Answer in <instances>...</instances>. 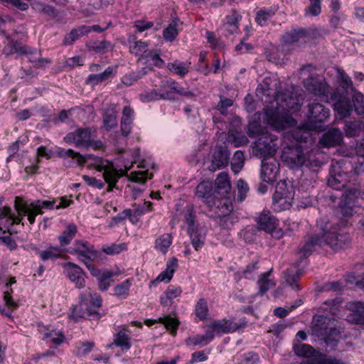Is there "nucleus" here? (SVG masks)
I'll return each mask as SVG.
<instances>
[{
  "mask_svg": "<svg viewBox=\"0 0 364 364\" xmlns=\"http://www.w3.org/2000/svg\"><path fill=\"white\" fill-rule=\"evenodd\" d=\"M274 11L269 10H259L256 15L255 21L261 26L267 25V21L274 15Z\"/></svg>",
  "mask_w": 364,
  "mask_h": 364,
  "instance_id": "63",
  "label": "nucleus"
},
{
  "mask_svg": "<svg viewBox=\"0 0 364 364\" xmlns=\"http://www.w3.org/2000/svg\"><path fill=\"white\" fill-rule=\"evenodd\" d=\"M325 342L327 345L334 347L337 345V343L341 336V332L339 330L336 328L335 326L331 327V329L328 331V334L325 335Z\"/></svg>",
  "mask_w": 364,
  "mask_h": 364,
  "instance_id": "61",
  "label": "nucleus"
},
{
  "mask_svg": "<svg viewBox=\"0 0 364 364\" xmlns=\"http://www.w3.org/2000/svg\"><path fill=\"white\" fill-rule=\"evenodd\" d=\"M348 306L352 311L348 316V321L356 324H363L364 323V302H351L348 304Z\"/></svg>",
  "mask_w": 364,
  "mask_h": 364,
  "instance_id": "26",
  "label": "nucleus"
},
{
  "mask_svg": "<svg viewBox=\"0 0 364 364\" xmlns=\"http://www.w3.org/2000/svg\"><path fill=\"white\" fill-rule=\"evenodd\" d=\"M159 322L164 324L166 330L169 331L173 336H176L179 326L178 319L170 316L159 318Z\"/></svg>",
  "mask_w": 364,
  "mask_h": 364,
  "instance_id": "51",
  "label": "nucleus"
},
{
  "mask_svg": "<svg viewBox=\"0 0 364 364\" xmlns=\"http://www.w3.org/2000/svg\"><path fill=\"white\" fill-rule=\"evenodd\" d=\"M279 172V164L275 159H264L262 161L261 179L266 183L274 182Z\"/></svg>",
  "mask_w": 364,
  "mask_h": 364,
  "instance_id": "17",
  "label": "nucleus"
},
{
  "mask_svg": "<svg viewBox=\"0 0 364 364\" xmlns=\"http://www.w3.org/2000/svg\"><path fill=\"white\" fill-rule=\"evenodd\" d=\"M178 34L176 23L173 21L164 31L163 37L165 41L172 42Z\"/></svg>",
  "mask_w": 364,
  "mask_h": 364,
  "instance_id": "59",
  "label": "nucleus"
},
{
  "mask_svg": "<svg viewBox=\"0 0 364 364\" xmlns=\"http://www.w3.org/2000/svg\"><path fill=\"white\" fill-rule=\"evenodd\" d=\"M95 131L90 128H80L74 132L68 133L64 138L65 142L73 144L77 147L90 146L94 138H95Z\"/></svg>",
  "mask_w": 364,
  "mask_h": 364,
  "instance_id": "13",
  "label": "nucleus"
},
{
  "mask_svg": "<svg viewBox=\"0 0 364 364\" xmlns=\"http://www.w3.org/2000/svg\"><path fill=\"white\" fill-rule=\"evenodd\" d=\"M16 33L10 35L5 33V39L3 41L2 53L6 56L17 54L19 56L28 55L29 48L18 41Z\"/></svg>",
  "mask_w": 364,
  "mask_h": 364,
  "instance_id": "14",
  "label": "nucleus"
},
{
  "mask_svg": "<svg viewBox=\"0 0 364 364\" xmlns=\"http://www.w3.org/2000/svg\"><path fill=\"white\" fill-rule=\"evenodd\" d=\"M86 47L96 54H105L112 50V45L107 41H91L86 43Z\"/></svg>",
  "mask_w": 364,
  "mask_h": 364,
  "instance_id": "39",
  "label": "nucleus"
},
{
  "mask_svg": "<svg viewBox=\"0 0 364 364\" xmlns=\"http://www.w3.org/2000/svg\"><path fill=\"white\" fill-rule=\"evenodd\" d=\"M278 137L268 132L262 133L255 142L253 154L259 158L272 156L278 149Z\"/></svg>",
  "mask_w": 364,
  "mask_h": 364,
  "instance_id": "8",
  "label": "nucleus"
},
{
  "mask_svg": "<svg viewBox=\"0 0 364 364\" xmlns=\"http://www.w3.org/2000/svg\"><path fill=\"white\" fill-rule=\"evenodd\" d=\"M257 229L267 233L277 235L279 237L280 231L277 230L278 220L269 212L263 211L257 218Z\"/></svg>",
  "mask_w": 364,
  "mask_h": 364,
  "instance_id": "16",
  "label": "nucleus"
},
{
  "mask_svg": "<svg viewBox=\"0 0 364 364\" xmlns=\"http://www.w3.org/2000/svg\"><path fill=\"white\" fill-rule=\"evenodd\" d=\"M307 91L316 96H324L328 92V86L321 77H310L304 81Z\"/></svg>",
  "mask_w": 364,
  "mask_h": 364,
  "instance_id": "22",
  "label": "nucleus"
},
{
  "mask_svg": "<svg viewBox=\"0 0 364 364\" xmlns=\"http://www.w3.org/2000/svg\"><path fill=\"white\" fill-rule=\"evenodd\" d=\"M215 185L214 190L215 193L219 196L230 195L231 185L227 173H220L215 180Z\"/></svg>",
  "mask_w": 364,
  "mask_h": 364,
  "instance_id": "30",
  "label": "nucleus"
},
{
  "mask_svg": "<svg viewBox=\"0 0 364 364\" xmlns=\"http://www.w3.org/2000/svg\"><path fill=\"white\" fill-rule=\"evenodd\" d=\"M214 336L213 331L207 330L204 335H196L187 338L185 340V343L188 346H205L213 339Z\"/></svg>",
  "mask_w": 364,
  "mask_h": 364,
  "instance_id": "35",
  "label": "nucleus"
},
{
  "mask_svg": "<svg viewBox=\"0 0 364 364\" xmlns=\"http://www.w3.org/2000/svg\"><path fill=\"white\" fill-rule=\"evenodd\" d=\"M57 200H34L32 202L25 201L22 198L16 196L14 200V208L18 215L11 213V208L4 206L0 209V220L6 218V221L10 225L14 224H20L23 225L22 222L24 216H27L28 220L31 225L36 222V218L38 215L44 213L43 209L52 210L55 208Z\"/></svg>",
  "mask_w": 364,
  "mask_h": 364,
  "instance_id": "4",
  "label": "nucleus"
},
{
  "mask_svg": "<svg viewBox=\"0 0 364 364\" xmlns=\"http://www.w3.org/2000/svg\"><path fill=\"white\" fill-rule=\"evenodd\" d=\"M167 68L170 71L180 77H184L189 71L188 65L179 60H175L173 63H168Z\"/></svg>",
  "mask_w": 364,
  "mask_h": 364,
  "instance_id": "50",
  "label": "nucleus"
},
{
  "mask_svg": "<svg viewBox=\"0 0 364 364\" xmlns=\"http://www.w3.org/2000/svg\"><path fill=\"white\" fill-rule=\"evenodd\" d=\"M343 134L338 129H332L325 133L320 140V144L326 147L335 146L341 144Z\"/></svg>",
  "mask_w": 364,
  "mask_h": 364,
  "instance_id": "31",
  "label": "nucleus"
},
{
  "mask_svg": "<svg viewBox=\"0 0 364 364\" xmlns=\"http://www.w3.org/2000/svg\"><path fill=\"white\" fill-rule=\"evenodd\" d=\"M228 141L235 147H239L247 144L248 139L242 133L230 132Z\"/></svg>",
  "mask_w": 364,
  "mask_h": 364,
  "instance_id": "54",
  "label": "nucleus"
},
{
  "mask_svg": "<svg viewBox=\"0 0 364 364\" xmlns=\"http://www.w3.org/2000/svg\"><path fill=\"white\" fill-rule=\"evenodd\" d=\"M132 285V280L128 279L117 284L114 288V295L119 298H126L129 295V288Z\"/></svg>",
  "mask_w": 364,
  "mask_h": 364,
  "instance_id": "57",
  "label": "nucleus"
},
{
  "mask_svg": "<svg viewBox=\"0 0 364 364\" xmlns=\"http://www.w3.org/2000/svg\"><path fill=\"white\" fill-rule=\"evenodd\" d=\"M226 21L224 24L225 28L230 34H235L239 31V22L242 18L241 15L235 10H232L226 16Z\"/></svg>",
  "mask_w": 364,
  "mask_h": 364,
  "instance_id": "37",
  "label": "nucleus"
},
{
  "mask_svg": "<svg viewBox=\"0 0 364 364\" xmlns=\"http://www.w3.org/2000/svg\"><path fill=\"white\" fill-rule=\"evenodd\" d=\"M352 100L355 112L358 114H364V96L360 92H356L353 95Z\"/></svg>",
  "mask_w": 364,
  "mask_h": 364,
  "instance_id": "64",
  "label": "nucleus"
},
{
  "mask_svg": "<svg viewBox=\"0 0 364 364\" xmlns=\"http://www.w3.org/2000/svg\"><path fill=\"white\" fill-rule=\"evenodd\" d=\"M294 188L290 181H281L276 186L274 196L281 198L291 196V199L294 200Z\"/></svg>",
  "mask_w": 364,
  "mask_h": 364,
  "instance_id": "40",
  "label": "nucleus"
},
{
  "mask_svg": "<svg viewBox=\"0 0 364 364\" xmlns=\"http://www.w3.org/2000/svg\"><path fill=\"white\" fill-rule=\"evenodd\" d=\"M208 307L207 301L201 298L200 299L195 306V313L196 316L200 320L203 321L206 319L208 315Z\"/></svg>",
  "mask_w": 364,
  "mask_h": 364,
  "instance_id": "53",
  "label": "nucleus"
},
{
  "mask_svg": "<svg viewBox=\"0 0 364 364\" xmlns=\"http://www.w3.org/2000/svg\"><path fill=\"white\" fill-rule=\"evenodd\" d=\"M95 346V343L92 341H79L76 343V354L78 356H85L87 355Z\"/></svg>",
  "mask_w": 364,
  "mask_h": 364,
  "instance_id": "60",
  "label": "nucleus"
},
{
  "mask_svg": "<svg viewBox=\"0 0 364 364\" xmlns=\"http://www.w3.org/2000/svg\"><path fill=\"white\" fill-rule=\"evenodd\" d=\"M331 99L334 102L335 110L341 118L346 117L350 114L353 106L348 95L338 93V91H336L331 94Z\"/></svg>",
  "mask_w": 364,
  "mask_h": 364,
  "instance_id": "21",
  "label": "nucleus"
},
{
  "mask_svg": "<svg viewBox=\"0 0 364 364\" xmlns=\"http://www.w3.org/2000/svg\"><path fill=\"white\" fill-rule=\"evenodd\" d=\"M102 299L100 294L90 290L80 296L79 306L73 308L70 318L78 322L81 319H98L100 313L96 311L102 306Z\"/></svg>",
  "mask_w": 364,
  "mask_h": 364,
  "instance_id": "5",
  "label": "nucleus"
},
{
  "mask_svg": "<svg viewBox=\"0 0 364 364\" xmlns=\"http://www.w3.org/2000/svg\"><path fill=\"white\" fill-rule=\"evenodd\" d=\"M344 130L348 137L364 136V117L359 121L347 122Z\"/></svg>",
  "mask_w": 364,
  "mask_h": 364,
  "instance_id": "34",
  "label": "nucleus"
},
{
  "mask_svg": "<svg viewBox=\"0 0 364 364\" xmlns=\"http://www.w3.org/2000/svg\"><path fill=\"white\" fill-rule=\"evenodd\" d=\"M77 232V228L75 224L70 223L67 225L66 228L58 235V239L59 241V247L66 252L65 247L70 244L71 241L75 237Z\"/></svg>",
  "mask_w": 364,
  "mask_h": 364,
  "instance_id": "28",
  "label": "nucleus"
},
{
  "mask_svg": "<svg viewBox=\"0 0 364 364\" xmlns=\"http://www.w3.org/2000/svg\"><path fill=\"white\" fill-rule=\"evenodd\" d=\"M338 83L343 90L344 95H348L349 90H353V82L351 78L343 71L338 70Z\"/></svg>",
  "mask_w": 364,
  "mask_h": 364,
  "instance_id": "52",
  "label": "nucleus"
},
{
  "mask_svg": "<svg viewBox=\"0 0 364 364\" xmlns=\"http://www.w3.org/2000/svg\"><path fill=\"white\" fill-rule=\"evenodd\" d=\"M360 190L357 187H350L342 196L341 210L344 216H352L358 213L360 208L359 197Z\"/></svg>",
  "mask_w": 364,
  "mask_h": 364,
  "instance_id": "11",
  "label": "nucleus"
},
{
  "mask_svg": "<svg viewBox=\"0 0 364 364\" xmlns=\"http://www.w3.org/2000/svg\"><path fill=\"white\" fill-rule=\"evenodd\" d=\"M16 282L15 277H11L5 284L6 290L4 292V300L6 306L12 311L16 310L18 305L16 302H15L11 296L13 293V290L11 289V286Z\"/></svg>",
  "mask_w": 364,
  "mask_h": 364,
  "instance_id": "43",
  "label": "nucleus"
},
{
  "mask_svg": "<svg viewBox=\"0 0 364 364\" xmlns=\"http://www.w3.org/2000/svg\"><path fill=\"white\" fill-rule=\"evenodd\" d=\"M131 209V223L136 224L140 218L144 214L154 210L153 203L150 201H144L142 204H133Z\"/></svg>",
  "mask_w": 364,
  "mask_h": 364,
  "instance_id": "29",
  "label": "nucleus"
},
{
  "mask_svg": "<svg viewBox=\"0 0 364 364\" xmlns=\"http://www.w3.org/2000/svg\"><path fill=\"white\" fill-rule=\"evenodd\" d=\"M63 267L66 277L75 284V287L82 289L85 287V272L81 267L73 262L65 263Z\"/></svg>",
  "mask_w": 364,
  "mask_h": 364,
  "instance_id": "18",
  "label": "nucleus"
},
{
  "mask_svg": "<svg viewBox=\"0 0 364 364\" xmlns=\"http://www.w3.org/2000/svg\"><path fill=\"white\" fill-rule=\"evenodd\" d=\"M66 252L77 255V258L82 262L86 267L87 264H92L98 255V252L95 250L94 246L87 241L77 240H75L73 246L66 250Z\"/></svg>",
  "mask_w": 364,
  "mask_h": 364,
  "instance_id": "10",
  "label": "nucleus"
},
{
  "mask_svg": "<svg viewBox=\"0 0 364 364\" xmlns=\"http://www.w3.org/2000/svg\"><path fill=\"white\" fill-rule=\"evenodd\" d=\"M317 232L304 240L302 247L298 252V260L295 266L287 269L284 272L286 283L294 291L301 289L299 281L304 274V267L307 266L308 257L312 253L315 246H328L332 250L344 248L350 242L349 234L339 224H333L326 218L317 220Z\"/></svg>",
  "mask_w": 364,
  "mask_h": 364,
  "instance_id": "1",
  "label": "nucleus"
},
{
  "mask_svg": "<svg viewBox=\"0 0 364 364\" xmlns=\"http://www.w3.org/2000/svg\"><path fill=\"white\" fill-rule=\"evenodd\" d=\"M115 74V69L113 67L109 66L101 73L89 75L85 80V83L88 85L94 87L102 83V82L106 81L109 78L114 77Z\"/></svg>",
  "mask_w": 364,
  "mask_h": 364,
  "instance_id": "27",
  "label": "nucleus"
},
{
  "mask_svg": "<svg viewBox=\"0 0 364 364\" xmlns=\"http://www.w3.org/2000/svg\"><path fill=\"white\" fill-rule=\"evenodd\" d=\"M333 326H335V319L327 314H316L313 318L312 331L318 336L327 335Z\"/></svg>",
  "mask_w": 364,
  "mask_h": 364,
  "instance_id": "20",
  "label": "nucleus"
},
{
  "mask_svg": "<svg viewBox=\"0 0 364 364\" xmlns=\"http://www.w3.org/2000/svg\"><path fill=\"white\" fill-rule=\"evenodd\" d=\"M294 350L299 356L311 358L312 363L314 359L317 358L316 355L317 352L312 346L309 344L301 343L299 341L294 343Z\"/></svg>",
  "mask_w": 364,
  "mask_h": 364,
  "instance_id": "41",
  "label": "nucleus"
},
{
  "mask_svg": "<svg viewBox=\"0 0 364 364\" xmlns=\"http://www.w3.org/2000/svg\"><path fill=\"white\" fill-rule=\"evenodd\" d=\"M35 251L39 257L43 261L61 258L65 253L63 250L58 246H50L46 250H40L39 249L36 248Z\"/></svg>",
  "mask_w": 364,
  "mask_h": 364,
  "instance_id": "36",
  "label": "nucleus"
},
{
  "mask_svg": "<svg viewBox=\"0 0 364 364\" xmlns=\"http://www.w3.org/2000/svg\"><path fill=\"white\" fill-rule=\"evenodd\" d=\"M173 237L171 233H164L157 237L154 242V249L165 255L173 242Z\"/></svg>",
  "mask_w": 364,
  "mask_h": 364,
  "instance_id": "33",
  "label": "nucleus"
},
{
  "mask_svg": "<svg viewBox=\"0 0 364 364\" xmlns=\"http://www.w3.org/2000/svg\"><path fill=\"white\" fill-rule=\"evenodd\" d=\"M246 325L244 321H235L234 319H222L215 321L210 325L208 331L214 333H229L243 328Z\"/></svg>",
  "mask_w": 364,
  "mask_h": 364,
  "instance_id": "19",
  "label": "nucleus"
},
{
  "mask_svg": "<svg viewBox=\"0 0 364 364\" xmlns=\"http://www.w3.org/2000/svg\"><path fill=\"white\" fill-rule=\"evenodd\" d=\"M271 274L272 270H269L259 275L257 284L261 295L265 294L270 288L274 287L276 284L275 282L269 278Z\"/></svg>",
  "mask_w": 364,
  "mask_h": 364,
  "instance_id": "45",
  "label": "nucleus"
},
{
  "mask_svg": "<svg viewBox=\"0 0 364 364\" xmlns=\"http://www.w3.org/2000/svg\"><path fill=\"white\" fill-rule=\"evenodd\" d=\"M295 141L284 146L281 159L291 168L305 167L314 171H317L326 163V156L318 148L308 150L304 144L311 141V134L304 129L292 131Z\"/></svg>",
  "mask_w": 364,
  "mask_h": 364,
  "instance_id": "2",
  "label": "nucleus"
},
{
  "mask_svg": "<svg viewBox=\"0 0 364 364\" xmlns=\"http://www.w3.org/2000/svg\"><path fill=\"white\" fill-rule=\"evenodd\" d=\"M113 343L126 350L131 348L130 337L122 331L116 334Z\"/></svg>",
  "mask_w": 364,
  "mask_h": 364,
  "instance_id": "55",
  "label": "nucleus"
},
{
  "mask_svg": "<svg viewBox=\"0 0 364 364\" xmlns=\"http://www.w3.org/2000/svg\"><path fill=\"white\" fill-rule=\"evenodd\" d=\"M182 290L180 287L169 286L161 296V304L163 306H170L173 303V299L180 296Z\"/></svg>",
  "mask_w": 364,
  "mask_h": 364,
  "instance_id": "44",
  "label": "nucleus"
},
{
  "mask_svg": "<svg viewBox=\"0 0 364 364\" xmlns=\"http://www.w3.org/2000/svg\"><path fill=\"white\" fill-rule=\"evenodd\" d=\"M168 92L161 93L155 90L144 92L139 95V99L143 102H149L161 99H168Z\"/></svg>",
  "mask_w": 364,
  "mask_h": 364,
  "instance_id": "49",
  "label": "nucleus"
},
{
  "mask_svg": "<svg viewBox=\"0 0 364 364\" xmlns=\"http://www.w3.org/2000/svg\"><path fill=\"white\" fill-rule=\"evenodd\" d=\"M310 4L305 9V15L317 16L321 12L322 0H309Z\"/></svg>",
  "mask_w": 364,
  "mask_h": 364,
  "instance_id": "62",
  "label": "nucleus"
},
{
  "mask_svg": "<svg viewBox=\"0 0 364 364\" xmlns=\"http://www.w3.org/2000/svg\"><path fill=\"white\" fill-rule=\"evenodd\" d=\"M273 208L277 211H282L289 209L292 205L293 200L291 199V196L284 197H272Z\"/></svg>",
  "mask_w": 364,
  "mask_h": 364,
  "instance_id": "48",
  "label": "nucleus"
},
{
  "mask_svg": "<svg viewBox=\"0 0 364 364\" xmlns=\"http://www.w3.org/2000/svg\"><path fill=\"white\" fill-rule=\"evenodd\" d=\"M188 234L194 249L196 251L200 250L205 244L207 235L206 227L200 224H197L194 228H188Z\"/></svg>",
  "mask_w": 364,
  "mask_h": 364,
  "instance_id": "24",
  "label": "nucleus"
},
{
  "mask_svg": "<svg viewBox=\"0 0 364 364\" xmlns=\"http://www.w3.org/2000/svg\"><path fill=\"white\" fill-rule=\"evenodd\" d=\"M93 160L94 168L98 171H103V178L108 185L107 189V192L112 191L113 188L116 187L119 178L125 176L127 171L131 168V166L127 168L125 166L126 170H118L114 166L112 161L98 156L93 157Z\"/></svg>",
  "mask_w": 364,
  "mask_h": 364,
  "instance_id": "6",
  "label": "nucleus"
},
{
  "mask_svg": "<svg viewBox=\"0 0 364 364\" xmlns=\"http://www.w3.org/2000/svg\"><path fill=\"white\" fill-rule=\"evenodd\" d=\"M275 109L266 111V121L277 131L296 125V121L290 115L291 112L299 110L300 99L289 92H279L276 97Z\"/></svg>",
  "mask_w": 364,
  "mask_h": 364,
  "instance_id": "3",
  "label": "nucleus"
},
{
  "mask_svg": "<svg viewBox=\"0 0 364 364\" xmlns=\"http://www.w3.org/2000/svg\"><path fill=\"white\" fill-rule=\"evenodd\" d=\"M58 155L60 158H72L77 159V163L79 165H83L85 163V158L80 155V153L74 151L73 149H59L58 151Z\"/></svg>",
  "mask_w": 364,
  "mask_h": 364,
  "instance_id": "56",
  "label": "nucleus"
},
{
  "mask_svg": "<svg viewBox=\"0 0 364 364\" xmlns=\"http://www.w3.org/2000/svg\"><path fill=\"white\" fill-rule=\"evenodd\" d=\"M215 193L213 185L209 182L200 183L196 188L197 196L202 198L205 204H207V200L213 198Z\"/></svg>",
  "mask_w": 364,
  "mask_h": 364,
  "instance_id": "42",
  "label": "nucleus"
},
{
  "mask_svg": "<svg viewBox=\"0 0 364 364\" xmlns=\"http://www.w3.org/2000/svg\"><path fill=\"white\" fill-rule=\"evenodd\" d=\"M87 269L90 274L97 279L98 288L102 291H107L111 286V283L113 282L112 277L120 274L119 272L99 269L93 264H87Z\"/></svg>",
  "mask_w": 364,
  "mask_h": 364,
  "instance_id": "15",
  "label": "nucleus"
},
{
  "mask_svg": "<svg viewBox=\"0 0 364 364\" xmlns=\"http://www.w3.org/2000/svg\"><path fill=\"white\" fill-rule=\"evenodd\" d=\"M153 177V173H149L148 171H139L131 172L129 178L131 181L135 183H144L148 179Z\"/></svg>",
  "mask_w": 364,
  "mask_h": 364,
  "instance_id": "58",
  "label": "nucleus"
},
{
  "mask_svg": "<svg viewBox=\"0 0 364 364\" xmlns=\"http://www.w3.org/2000/svg\"><path fill=\"white\" fill-rule=\"evenodd\" d=\"M230 198V195L219 196L215 193L211 200H207V205L210 209H218L219 210L218 213L225 216L222 221L224 223L223 226L226 228H230V225H232V220L230 217L226 216L232 209Z\"/></svg>",
  "mask_w": 364,
  "mask_h": 364,
  "instance_id": "12",
  "label": "nucleus"
},
{
  "mask_svg": "<svg viewBox=\"0 0 364 364\" xmlns=\"http://www.w3.org/2000/svg\"><path fill=\"white\" fill-rule=\"evenodd\" d=\"M103 124L106 130L109 131L117 126V112L114 109H107L103 114Z\"/></svg>",
  "mask_w": 364,
  "mask_h": 364,
  "instance_id": "47",
  "label": "nucleus"
},
{
  "mask_svg": "<svg viewBox=\"0 0 364 364\" xmlns=\"http://www.w3.org/2000/svg\"><path fill=\"white\" fill-rule=\"evenodd\" d=\"M343 163L338 161H333L329 171V177L328 178V185L336 190L342 188H349L348 183L355 181L356 176L354 173H349L346 171Z\"/></svg>",
  "mask_w": 364,
  "mask_h": 364,
  "instance_id": "7",
  "label": "nucleus"
},
{
  "mask_svg": "<svg viewBox=\"0 0 364 364\" xmlns=\"http://www.w3.org/2000/svg\"><path fill=\"white\" fill-rule=\"evenodd\" d=\"M134 112L130 106H125L122 110L121 119V132L122 135L127 136L132 130Z\"/></svg>",
  "mask_w": 364,
  "mask_h": 364,
  "instance_id": "32",
  "label": "nucleus"
},
{
  "mask_svg": "<svg viewBox=\"0 0 364 364\" xmlns=\"http://www.w3.org/2000/svg\"><path fill=\"white\" fill-rule=\"evenodd\" d=\"M87 27L85 25L73 29L64 38L65 45H71L81 36L87 35Z\"/></svg>",
  "mask_w": 364,
  "mask_h": 364,
  "instance_id": "46",
  "label": "nucleus"
},
{
  "mask_svg": "<svg viewBox=\"0 0 364 364\" xmlns=\"http://www.w3.org/2000/svg\"><path fill=\"white\" fill-rule=\"evenodd\" d=\"M129 52L136 56L140 55L144 59L146 54L149 51L148 49V43L142 41H137L136 37H132L129 39Z\"/></svg>",
  "mask_w": 364,
  "mask_h": 364,
  "instance_id": "38",
  "label": "nucleus"
},
{
  "mask_svg": "<svg viewBox=\"0 0 364 364\" xmlns=\"http://www.w3.org/2000/svg\"><path fill=\"white\" fill-rule=\"evenodd\" d=\"M229 154L226 151L218 149L214 151L210 164L208 168L212 172L224 168L228 164Z\"/></svg>",
  "mask_w": 364,
  "mask_h": 364,
  "instance_id": "25",
  "label": "nucleus"
},
{
  "mask_svg": "<svg viewBox=\"0 0 364 364\" xmlns=\"http://www.w3.org/2000/svg\"><path fill=\"white\" fill-rule=\"evenodd\" d=\"M311 33H313L312 31L304 28L293 29L286 32L282 36V41L286 44L301 45L309 40Z\"/></svg>",
  "mask_w": 364,
  "mask_h": 364,
  "instance_id": "23",
  "label": "nucleus"
},
{
  "mask_svg": "<svg viewBox=\"0 0 364 364\" xmlns=\"http://www.w3.org/2000/svg\"><path fill=\"white\" fill-rule=\"evenodd\" d=\"M329 117V109L322 104L313 102L309 105L308 122L298 129H304L310 132L311 130H316L321 127L317 123L325 122Z\"/></svg>",
  "mask_w": 364,
  "mask_h": 364,
  "instance_id": "9",
  "label": "nucleus"
}]
</instances>
